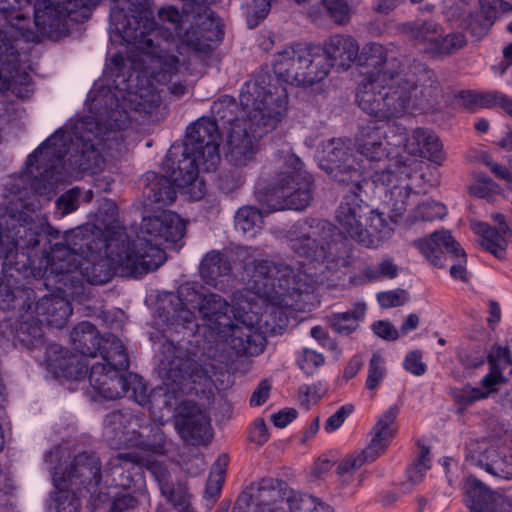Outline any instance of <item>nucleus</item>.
I'll return each instance as SVG.
<instances>
[{
    "label": "nucleus",
    "mask_w": 512,
    "mask_h": 512,
    "mask_svg": "<svg viewBox=\"0 0 512 512\" xmlns=\"http://www.w3.org/2000/svg\"><path fill=\"white\" fill-rule=\"evenodd\" d=\"M323 4L329 15L338 24H345L349 21L352 11L345 0H324Z\"/></svg>",
    "instance_id": "obj_50"
},
{
    "label": "nucleus",
    "mask_w": 512,
    "mask_h": 512,
    "mask_svg": "<svg viewBox=\"0 0 512 512\" xmlns=\"http://www.w3.org/2000/svg\"><path fill=\"white\" fill-rule=\"evenodd\" d=\"M512 501L482 481V512H511Z\"/></svg>",
    "instance_id": "obj_39"
},
{
    "label": "nucleus",
    "mask_w": 512,
    "mask_h": 512,
    "mask_svg": "<svg viewBox=\"0 0 512 512\" xmlns=\"http://www.w3.org/2000/svg\"><path fill=\"white\" fill-rule=\"evenodd\" d=\"M356 63L366 69L357 82L356 101L361 110L380 120L399 118L418 102L415 75L397 70L393 46L369 42L358 52Z\"/></svg>",
    "instance_id": "obj_9"
},
{
    "label": "nucleus",
    "mask_w": 512,
    "mask_h": 512,
    "mask_svg": "<svg viewBox=\"0 0 512 512\" xmlns=\"http://www.w3.org/2000/svg\"><path fill=\"white\" fill-rule=\"evenodd\" d=\"M52 481L55 491L51 493L47 502L48 512H79L81 506L79 493L72 492L57 473H52Z\"/></svg>",
    "instance_id": "obj_30"
},
{
    "label": "nucleus",
    "mask_w": 512,
    "mask_h": 512,
    "mask_svg": "<svg viewBox=\"0 0 512 512\" xmlns=\"http://www.w3.org/2000/svg\"><path fill=\"white\" fill-rule=\"evenodd\" d=\"M467 44L465 35L461 32H454L445 36H437L433 40L426 53L433 57H445L455 54Z\"/></svg>",
    "instance_id": "obj_37"
},
{
    "label": "nucleus",
    "mask_w": 512,
    "mask_h": 512,
    "mask_svg": "<svg viewBox=\"0 0 512 512\" xmlns=\"http://www.w3.org/2000/svg\"><path fill=\"white\" fill-rule=\"evenodd\" d=\"M231 264L228 257L220 251L207 253L200 264L199 273L204 282L214 288H220V278L228 276Z\"/></svg>",
    "instance_id": "obj_31"
},
{
    "label": "nucleus",
    "mask_w": 512,
    "mask_h": 512,
    "mask_svg": "<svg viewBox=\"0 0 512 512\" xmlns=\"http://www.w3.org/2000/svg\"><path fill=\"white\" fill-rule=\"evenodd\" d=\"M430 461L429 448L422 446L420 448L417 461L407 470L408 477L413 483H417L422 480L423 476L430 468Z\"/></svg>",
    "instance_id": "obj_48"
},
{
    "label": "nucleus",
    "mask_w": 512,
    "mask_h": 512,
    "mask_svg": "<svg viewBox=\"0 0 512 512\" xmlns=\"http://www.w3.org/2000/svg\"><path fill=\"white\" fill-rule=\"evenodd\" d=\"M175 429L188 445H206L212 439L209 417L196 404L185 402L175 416Z\"/></svg>",
    "instance_id": "obj_23"
},
{
    "label": "nucleus",
    "mask_w": 512,
    "mask_h": 512,
    "mask_svg": "<svg viewBox=\"0 0 512 512\" xmlns=\"http://www.w3.org/2000/svg\"><path fill=\"white\" fill-rule=\"evenodd\" d=\"M482 163L489 168L495 177L505 180L508 183H512V173L507 167L484 156H482Z\"/></svg>",
    "instance_id": "obj_62"
},
{
    "label": "nucleus",
    "mask_w": 512,
    "mask_h": 512,
    "mask_svg": "<svg viewBox=\"0 0 512 512\" xmlns=\"http://www.w3.org/2000/svg\"><path fill=\"white\" fill-rule=\"evenodd\" d=\"M281 171L276 177L275 186L258 200L271 211L298 210L307 208L312 199V177L303 169V163L293 153L285 154L281 159Z\"/></svg>",
    "instance_id": "obj_14"
},
{
    "label": "nucleus",
    "mask_w": 512,
    "mask_h": 512,
    "mask_svg": "<svg viewBox=\"0 0 512 512\" xmlns=\"http://www.w3.org/2000/svg\"><path fill=\"white\" fill-rule=\"evenodd\" d=\"M52 470V473H57L67 483L72 492H78L79 495L84 491L95 493L102 485L101 461L94 452L78 453L64 470L60 463L52 467Z\"/></svg>",
    "instance_id": "obj_19"
},
{
    "label": "nucleus",
    "mask_w": 512,
    "mask_h": 512,
    "mask_svg": "<svg viewBox=\"0 0 512 512\" xmlns=\"http://www.w3.org/2000/svg\"><path fill=\"white\" fill-rule=\"evenodd\" d=\"M35 313L36 317L31 322L29 321V316L22 315V318L25 320L21 323L20 327L16 331V336L18 335V331L26 325L32 326L38 324L42 329V325L46 324L50 327L62 328L72 314V307L70 301L66 299L62 293L56 291V293H52L49 295L43 296L34 306L31 304L27 305L26 314ZM16 341L21 343L16 337Z\"/></svg>",
    "instance_id": "obj_22"
},
{
    "label": "nucleus",
    "mask_w": 512,
    "mask_h": 512,
    "mask_svg": "<svg viewBox=\"0 0 512 512\" xmlns=\"http://www.w3.org/2000/svg\"><path fill=\"white\" fill-rule=\"evenodd\" d=\"M261 489L263 501L255 512H333L332 508L317 498L292 489L279 487L268 492Z\"/></svg>",
    "instance_id": "obj_20"
},
{
    "label": "nucleus",
    "mask_w": 512,
    "mask_h": 512,
    "mask_svg": "<svg viewBox=\"0 0 512 512\" xmlns=\"http://www.w3.org/2000/svg\"><path fill=\"white\" fill-rule=\"evenodd\" d=\"M316 270L304 260L297 267L267 260L247 264L244 273L251 294L245 305L237 302L235 316L242 325L233 330L231 348L246 356L260 354L266 344L265 335L284 330L288 311L298 307L303 293L314 289Z\"/></svg>",
    "instance_id": "obj_3"
},
{
    "label": "nucleus",
    "mask_w": 512,
    "mask_h": 512,
    "mask_svg": "<svg viewBox=\"0 0 512 512\" xmlns=\"http://www.w3.org/2000/svg\"><path fill=\"white\" fill-rule=\"evenodd\" d=\"M102 0H41L35 4L34 24L37 31L18 27L28 41L39 42L40 37L58 40L67 36L71 28L87 20L92 9ZM110 25L126 43L140 48L152 44L147 34L154 27L153 13L146 0H111Z\"/></svg>",
    "instance_id": "obj_7"
},
{
    "label": "nucleus",
    "mask_w": 512,
    "mask_h": 512,
    "mask_svg": "<svg viewBox=\"0 0 512 512\" xmlns=\"http://www.w3.org/2000/svg\"><path fill=\"white\" fill-rule=\"evenodd\" d=\"M458 356L465 368H477L480 364L477 342H463L459 346Z\"/></svg>",
    "instance_id": "obj_52"
},
{
    "label": "nucleus",
    "mask_w": 512,
    "mask_h": 512,
    "mask_svg": "<svg viewBox=\"0 0 512 512\" xmlns=\"http://www.w3.org/2000/svg\"><path fill=\"white\" fill-rule=\"evenodd\" d=\"M143 501H146L149 504L150 498L148 497V500L147 498H143L139 495L136 489H134L133 494L126 493L115 496L109 512H124L126 510L135 508Z\"/></svg>",
    "instance_id": "obj_49"
},
{
    "label": "nucleus",
    "mask_w": 512,
    "mask_h": 512,
    "mask_svg": "<svg viewBox=\"0 0 512 512\" xmlns=\"http://www.w3.org/2000/svg\"><path fill=\"white\" fill-rule=\"evenodd\" d=\"M506 383L507 378L503 372L489 369V372L482 378V399L488 398Z\"/></svg>",
    "instance_id": "obj_51"
},
{
    "label": "nucleus",
    "mask_w": 512,
    "mask_h": 512,
    "mask_svg": "<svg viewBox=\"0 0 512 512\" xmlns=\"http://www.w3.org/2000/svg\"><path fill=\"white\" fill-rule=\"evenodd\" d=\"M367 306L363 301L353 303L344 312H333L327 317L328 324L338 334L348 336L358 330L365 319Z\"/></svg>",
    "instance_id": "obj_28"
},
{
    "label": "nucleus",
    "mask_w": 512,
    "mask_h": 512,
    "mask_svg": "<svg viewBox=\"0 0 512 512\" xmlns=\"http://www.w3.org/2000/svg\"><path fill=\"white\" fill-rule=\"evenodd\" d=\"M18 52L0 28V92L11 90L20 98L31 92V76L18 68Z\"/></svg>",
    "instance_id": "obj_21"
},
{
    "label": "nucleus",
    "mask_w": 512,
    "mask_h": 512,
    "mask_svg": "<svg viewBox=\"0 0 512 512\" xmlns=\"http://www.w3.org/2000/svg\"><path fill=\"white\" fill-rule=\"evenodd\" d=\"M422 358L423 355L420 350L408 352L403 361L405 370L415 376L423 375L427 370V365L423 362Z\"/></svg>",
    "instance_id": "obj_55"
},
{
    "label": "nucleus",
    "mask_w": 512,
    "mask_h": 512,
    "mask_svg": "<svg viewBox=\"0 0 512 512\" xmlns=\"http://www.w3.org/2000/svg\"><path fill=\"white\" fill-rule=\"evenodd\" d=\"M321 47L327 59L332 62V67L337 64L342 69L347 70L358 59L359 43L350 35H332Z\"/></svg>",
    "instance_id": "obj_27"
},
{
    "label": "nucleus",
    "mask_w": 512,
    "mask_h": 512,
    "mask_svg": "<svg viewBox=\"0 0 512 512\" xmlns=\"http://www.w3.org/2000/svg\"><path fill=\"white\" fill-rule=\"evenodd\" d=\"M17 338L55 377L80 380L87 374L88 364L79 355L70 353L59 344L45 343L43 331L38 324L26 325L25 329L22 327Z\"/></svg>",
    "instance_id": "obj_15"
},
{
    "label": "nucleus",
    "mask_w": 512,
    "mask_h": 512,
    "mask_svg": "<svg viewBox=\"0 0 512 512\" xmlns=\"http://www.w3.org/2000/svg\"><path fill=\"white\" fill-rule=\"evenodd\" d=\"M189 342L175 344L166 340L162 345L160 369L163 373L166 390L162 387L148 393L142 377L134 373H123L129 367V358L122 341L118 337L106 339L103 350L104 363L92 365L89 382L94 391L107 400H115L130 393L136 403L155 413L156 409L173 405L174 394L183 390L186 380L196 383L204 376V371L195 361L196 353L189 349Z\"/></svg>",
    "instance_id": "obj_4"
},
{
    "label": "nucleus",
    "mask_w": 512,
    "mask_h": 512,
    "mask_svg": "<svg viewBox=\"0 0 512 512\" xmlns=\"http://www.w3.org/2000/svg\"><path fill=\"white\" fill-rule=\"evenodd\" d=\"M421 254L434 266L443 268L448 261H456L450 267V275L456 280L466 281L465 253L449 231H439L429 238L414 242Z\"/></svg>",
    "instance_id": "obj_18"
},
{
    "label": "nucleus",
    "mask_w": 512,
    "mask_h": 512,
    "mask_svg": "<svg viewBox=\"0 0 512 512\" xmlns=\"http://www.w3.org/2000/svg\"><path fill=\"white\" fill-rule=\"evenodd\" d=\"M357 147L368 161L387 162L384 169L371 175L376 186L400 185L397 178L409 179L412 172L422 168V159L441 165L444 161L438 136L426 128H415L406 133L400 124L378 125L375 122L360 127Z\"/></svg>",
    "instance_id": "obj_8"
},
{
    "label": "nucleus",
    "mask_w": 512,
    "mask_h": 512,
    "mask_svg": "<svg viewBox=\"0 0 512 512\" xmlns=\"http://www.w3.org/2000/svg\"><path fill=\"white\" fill-rule=\"evenodd\" d=\"M398 276V266L390 257L381 259L378 263L365 266L359 275L354 277L355 283L379 282L394 279Z\"/></svg>",
    "instance_id": "obj_35"
},
{
    "label": "nucleus",
    "mask_w": 512,
    "mask_h": 512,
    "mask_svg": "<svg viewBox=\"0 0 512 512\" xmlns=\"http://www.w3.org/2000/svg\"><path fill=\"white\" fill-rule=\"evenodd\" d=\"M180 175L185 176V171L180 172L179 162L177 168L173 169L167 177L153 175V179L150 180L145 191L147 198L155 203L170 205L176 199L175 187H186L188 188V194L193 200H200L205 194L204 181L197 177L195 180L181 185L175 180V178Z\"/></svg>",
    "instance_id": "obj_24"
},
{
    "label": "nucleus",
    "mask_w": 512,
    "mask_h": 512,
    "mask_svg": "<svg viewBox=\"0 0 512 512\" xmlns=\"http://www.w3.org/2000/svg\"><path fill=\"white\" fill-rule=\"evenodd\" d=\"M385 376V360L380 354L374 353L369 362L366 388L371 391L377 390Z\"/></svg>",
    "instance_id": "obj_44"
},
{
    "label": "nucleus",
    "mask_w": 512,
    "mask_h": 512,
    "mask_svg": "<svg viewBox=\"0 0 512 512\" xmlns=\"http://www.w3.org/2000/svg\"><path fill=\"white\" fill-rule=\"evenodd\" d=\"M138 420L129 413L113 411L105 416V435L112 445L131 449L117 453L108 460L103 471L102 485L106 488L132 489L143 498L148 493L143 478V467L147 469L152 454L162 453L161 444H151L136 431Z\"/></svg>",
    "instance_id": "obj_11"
},
{
    "label": "nucleus",
    "mask_w": 512,
    "mask_h": 512,
    "mask_svg": "<svg viewBox=\"0 0 512 512\" xmlns=\"http://www.w3.org/2000/svg\"><path fill=\"white\" fill-rule=\"evenodd\" d=\"M462 491L469 512H480V481L475 476H467Z\"/></svg>",
    "instance_id": "obj_45"
},
{
    "label": "nucleus",
    "mask_w": 512,
    "mask_h": 512,
    "mask_svg": "<svg viewBox=\"0 0 512 512\" xmlns=\"http://www.w3.org/2000/svg\"><path fill=\"white\" fill-rule=\"evenodd\" d=\"M502 320V309L499 302L490 299L487 301L485 309V321L488 328L494 331Z\"/></svg>",
    "instance_id": "obj_58"
},
{
    "label": "nucleus",
    "mask_w": 512,
    "mask_h": 512,
    "mask_svg": "<svg viewBox=\"0 0 512 512\" xmlns=\"http://www.w3.org/2000/svg\"><path fill=\"white\" fill-rule=\"evenodd\" d=\"M272 68L278 80L299 87L324 80L332 69L321 45L298 43L274 54Z\"/></svg>",
    "instance_id": "obj_12"
},
{
    "label": "nucleus",
    "mask_w": 512,
    "mask_h": 512,
    "mask_svg": "<svg viewBox=\"0 0 512 512\" xmlns=\"http://www.w3.org/2000/svg\"><path fill=\"white\" fill-rule=\"evenodd\" d=\"M249 439L258 445H262L269 439L267 426L263 419H256L249 432Z\"/></svg>",
    "instance_id": "obj_60"
},
{
    "label": "nucleus",
    "mask_w": 512,
    "mask_h": 512,
    "mask_svg": "<svg viewBox=\"0 0 512 512\" xmlns=\"http://www.w3.org/2000/svg\"><path fill=\"white\" fill-rule=\"evenodd\" d=\"M400 185L386 188L383 205L389 215L373 209L360 196L362 188L350 186L335 211L339 234L345 239L332 240L335 227L328 221L311 219L298 222L288 232L290 248L309 265L329 271L347 267L352 258L351 239L366 248H378L394 233L395 225L407 212L408 205L418 195L412 192L406 179L397 178Z\"/></svg>",
    "instance_id": "obj_2"
},
{
    "label": "nucleus",
    "mask_w": 512,
    "mask_h": 512,
    "mask_svg": "<svg viewBox=\"0 0 512 512\" xmlns=\"http://www.w3.org/2000/svg\"><path fill=\"white\" fill-rule=\"evenodd\" d=\"M487 363L489 369L503 372L509 364H512V340L509 346L494 344L487 352Z\"/></svg>",
    "instance_id": "obj_43"
},
{
    "label": "nucleus",
    "mask_w": 512,
    "mask_h": 512,
    "mask_svg": "<svg viewBox=\"0 0 512 512\" xmlns=\"http://www.w3.org/2000/svg\"><path fill=\"white\" fill-rule=\"evenodd\" d=\"M13 207L0 208V258L3 270L24 279L42 280L45 288L69 298L79 296L83 282L107 283L113 275L138 277L158 269L166 254L161 246L185 235L181 217L161 210L144 217L140 233L131 239L118 221V208L107 202L99 210L96 225H85L62 236L46 222H35L29 212L37 206L15 193Z\"/></svg>",
    "instance_id": "obj_1"
},
{
    "label": "nucleus",
    "mask_w": 512,
    "mask_h": 512,
    "mask_svg": "<svg viewBox=\"0 0 512 512\" xmlns=\"http://www.w3.org/2000/svg\"><path fill=\"white\" fill-rule=\"evenodd\" d=\"M353 412L352 405H343L339 407L334 414H332L326 420L324 424V429L327 433H332L338 430L345 420L351 415Z\"/></svg>",
    "instance_id": "obj_57"
},
{
    "label": "nucleus",
    "mask_w": 512,
    "mask_h": 512,
    "mask_svg": "<svg viewBox=\"0 0 512 512\" xmlns=\"http://www.w3.org/2000/svg\"><path fill=\"white\" fill-rule=\"evenodd\" d=\"M358 131L355 137V150L353 153L346 141L338 138L329 140L323 147L319 156V166L335 181L354 186L360 190L366 182L364 173L374 168L380 162H370L361 155L357 147Z\"/></svg>",
    "instance_id": "obj_16"
},
{
    "label": "nucleus",
    "mask_w": 512,
    "mask_h": 512,
    "mask_svg": "<svg viewBox=\"0 0 512 512\" xmlns=\"http://www.w3.org/2000/svg\"><path fill=\"white\" fill-rule=\"evenodd\" d=\"M70 336L74 348L81 354L79 358L82 359L84 363H86V358H95L98 353H100L103 358L106 339L116 337L113 334H107L100 337L95 326L87 321H83L76 325Z\"/></svg>",
    "instance_id": "obj_26"
},
{
    "label": "nucleus",
    "mask_w": 512,
    "mask_h": 512,
    "mask_svg": "<svg viewBox=\"0 0 512 512\" xmlns=\"http://www.w3.org/2000/svg\"><path fill=\"white\" fill-rule=\"evenodd\" d=\"M498 10L509 12L512 6L503 0H482V30L494 23Z\"/></svg>",
    "instance_id": "obj_46"
},
{
    "label": "nucleus",
    "mask_w": 512,
    "mask_h": 512,
    "mask_svg": "<svg viewBox=\"0 0 512 512\" xmlns=\"http://www.w3.org/2000/svg\"><path fill=\"white\" fill-rule=\"evenodd\" d=\"M239 100L242 118L228 119L236 108L230 98L214 102L211 109L229 124L224 142L226 159L235 167H246L256 159L259 138L274 130L285 118L288 92L282 84H273L269 74L260 72L245 82Z\"/></svg>",
    "instance_id": "obj_5"
},
{
    "label": "nucleus",
    "mask_w": 512,
    "mask_h": 512,
    "mask_svg": "<svg viewBox=\"0 0 512 512\" xmlns=\"http://www.w3.org/2000/svg\"><path fill=\"white\" fill-rule=\"evenodd\" d=\"M219 127L217 121L201 117L187 128L183 158L179 160L180 172L175 180L181 185L195 180L199 172L215 171L220 163Z\"/></svg>",
    "instance_id": "obj_13"
},
{
    "label": "nucleus",
    "mask_w": 512,
    "mask_h": 512,
    "mask_svg": "<svg viewBox=\"0 0 512 512\" xmlns=\"http://www.w3.org/2000/svg\"><path fill=\"white\" fill-rule=\"evenodd\" d=\"M402 32L411 39L421 43L424 50L428 48L437 36L443 33L442 26L435 21H415L404 23L401 26Z\"/></svg>",
    "instance_id": "obj_34"
},
{
    "label": "nucleus",
    "mask_w": 512,
    "mask_h": 512,
    "mask_svg": "<svg viewBox=\"0 0 512 512\" xmlns=\"http://www.w3.org/2000/svg\"><path fill=\"white\" fill-rule=\"evenodd\" d=\"M244 279L247 281L245 275ZM202 289L201 285L190 282L179 287L176 303H173L172 309L167 310L163 315L168 331L176 333L185 331L188 336H192L200 330L201 326H205L212 333L224 337L231 347L233 330L238 325H242L235 316L237 302L245 305L251 291L247 290V286L243 291H237L230 305L221 295L212 292L204 294Z\"/></svg>",
    "instance_id": "obj_10"
},
{
    "label": "nucleus",
    "mask_w": 512,
    "mask_h": 512,
    "mask_svg": "<svg viewBox=\"0 0 512 512\" xmlns=\"http://www.w3.org/2000/svg\"><path fill=\"white\" fill-rule=\"evenodd\" d=\"M324 356L315 350L304 348L297 355V363L306 374H313L324 364Z\"/></svg>",
    "instance_id": "obj_47"
},
{
    "label": "nucleus",
    "mask_w": 512,
    "mask_h": 512,
    "mask_svg": "<svg viewBox=\"0 0 512 512\" xmlns=\"http://www.w3.org/2000/svg\"><path fill=\"white\" fill-rule=\"evenodd\" d=\"M447 214L446 206L434 200H426L418 203L415 208L411 209L407 214L406 221L409 224H414L418 221L431 222L438 219H443Z\"/></svg>",
    "instance_id": "obj_38"
},
{
    "label": "nucleus",
    "mask_w": 512,
    "mask_h": 512,
    "mask_svg": "<svg viewBox=\"0 0 512 512\" xmlns=\"http://www.w3.org/2000/svg\"><path fill=\"white\" fill-rule=\"evenodd\" d=\"M182 1L185 2L186 6L184 13L186 15L194 14V25L189 30L182 34L183 13L173 6H165L158 11L160 27L154 22V29L147 34V38L152 41L151 46L140 48L134 43H130L142 55L150 58L152 67L156 70L153 75L155 81L167 85L170 93L177 97L184 95L186 92V86L182 82L173 80L186 70L185 60H180L167 47L155 46L151 36L166 33V35H163L165 40L176 42L178 50L181 49V46H185L191 51L208 53L221 41L223 35L220 20L207 7L215 0ZM153 21L155 20L153 19Z\"/></svg>",
    "instance_id": "obj_6"
},
{
    "label": "nucleus",
    "mask_w": 512,
    "mask_h": 512,
    "mask_svg": "<svg viewBox=\"0 0 512 512\" xmlns=\"http://www.w3.org/2000/svg\"><path fill=\"white\" fill-rule=\"evenodd\" d=\"M296 416L297 411L293 408H288L272 414L271 421L276 427L284 428L290 424Z\"/></svg>",
    "instance_id": "obj_63"
},
{
    "label": "nucleus",
    "mask_w": 512,
    "mask_h": 512,
    "mask_svg": "<svg viewBox=\"0 0 512 512\" xmlns=\"http://www.w3.org/2000/svg\"><path fill=\"white\" fill-rule=\"evenodd\" d=\"M494 220L498 223L495 229L482 223V249H485L498 259H503L505 258L507 247L504 234L508 231V225L499 213L494 215Z\"/></svg>",
    "instance_id": "obj_32"
},
{
    "label": "nucleus",
    "mask_w": 512,
    "mask_h": 512,
    "mask_svg": "<svg viewBox=\"0 0 512 512\" xmlns=\"http://www.w3.org/2000/svg\"><path fill=\"white\" fill-rule=\"evenodd\" d=\"M155 455L156 454L151 453L150 463L148 464L147 469L151 472L152 476L157 481L161 494L170 503H172L174 507H176L177 502H180L182 498H187L189 494L184 488H174L172 482L170 481L169 472L167 471L166 467L156 461Z\"/></svg>",
    "instance_id": "obj_33"
},
{
    "label": "nucleus",
    "mask_w": 512,
    "mask_h": 512,
    "mask_svg": "<svg viewBox=\"0 0 512 512\" xmlns=\"http://www.w3.org/2000/svg\"><path fill=\"white\" fill-rule=\"evenodd\" d=\"M80 189L72 188L61 195L56 201V207L59 211V217L75 211L79 205Z\"/></svg>",
    "instance_id": "obj_53"
},
{
    "label": "nucleus",
    "mask_w": 512,
    "mask_h": 512,
    "mask_svg": "<svg viewBox=\"0 0 512 512\" xmlns=\"http://www.w3.org/2000/svg\"><path fill=\"white\" fill-rule=\"evenodd\" d=\"M377 458L367 449L354 451L341 459L337 465V473L339 475L350 474L353 471L361 468L364 464L373 462Z\"/></svg>",
    "instance_id": "obj_42"
},
{
    "label": "nucleus",
    "mask_w": 512,
    "mask_h": 512,
    "mask_svg": "<svg viewBox=\"0 0 512 512\" xmlns=\"http://www.w3.org/2000/svg\"><path fill=\"white\" fill-rule=\"evenodd\" d=\"M486 473L496 480L512 479V451L506 447L491 446L485 450Z\"/></svg>",
    "instance_id": "obj_29"
},
{
    "label": "nucleus",
    "mask_w": 512,
    "mask_h": 512,
    "mask_svg": "<svg viewBox=\"0 0 512 512\" xmlns=\"http://www.w3.org/2000/svg\"><path fill=\"white\" fill-rule=\"evenodd\" d=\"M70 139L63 131L57 130L44 141L28 158L27 169L33 173L32 167L44 162H51L49 168L35 177L31 183V189L40 197L50 200L58 183L62 182L66 174L62 169V160L67 153V142Z\"/></svg>",
    "instance_id": "obj_17"
},
{
    "label": "nucleus",
    "mask_w": 512,
    "mask_h": 512,
    "mask_svg": "<svg viewBox=\"0 0 512 512\" xmlns=\"http://www.w3.org/2000/svg\"><path fill=\"white\" fill-rule=\"evenodd\" d=\"M400 408L397 404L389 406L377 418L375 425L370 431V441L365 447L376 458L382 455L397 432L396 419Z\"/></svg>",
    "instance_id": "obj_25"
},
{
    "label": "nucleus",
    "mask_w": 512,
    "mask_h": 512,
    "mask_svg": "<svg viewBox=\"0 0 512 512\" xmlns=\"http://www.w3.org/2000/svg\"><path fill=\"white\" fill-rule=\"evenodd\" d=\"M228 465V457L222 454L213 464L205 489V497L215 499L221 491L222 484L225 479L226 469Z\"/></svg>",
    "instance_id": "obj_40"
},
{
    "label": "nucleus",
    "mask_w": 512,
    "mask_h": 512,
    "mask_svg": "<svg viewBox=\"0 0 512 512\" xmlns=\"http://www.w3.org/2000/svg\"><path fill=\"white\" fill-rule=\"evenodd\" d=\"M373 332L385 340H396L399 336L398 330L389 321H377L372 325Z\"/></svg>",
    "instance_id": "obj_61"
},
{
    "label": "nucleus",
    "mask_w": 512,
    "mask_h": 512,
    "mask_svg": "<svg viewBox=\"0 0 512 512\" xmlns=\"http://www.w3.org/2000/svg\"><path fill=\"white\" fill-rule=\"evenodd\" d=\"M235 229L247 238H254L263 226V214L254 206L238 209L234 218Z\"/></svg>",
    "instance_id": "obj_36"
},
{
    "label": "nucleus",
    "mask_w": 512,
    "mask_h": 512,
    "mask_svg": "<svg viewBox=\"0 0 512 512\" xmlns=\"http://www.w3.org/2000/svg\"><path fill=\"white\" fill-rule=\"evenodd\" d=\"M31 293L32 290L29 289L17 290L15 292L0 278V309L9 310L17 307L24 309L23 298L25 296L27 299H30Z\"/></svg>",
    "instance_id": "obj_41"
},
{
    "label": "nucleus",
    "mask_w": 512,
    "mask_h": 512,
    "mask_svg": "<svg viewBox=\"0 0 512 512\" xmlns=\"http://www.w3.org/2000/svg\"><path fill=\"white\" fill-rule=\"evenodd\" d=\"M377 300L382 308L399 307L407 301V293L402 289L384 291L377 294Z\"/></svg>",
    "instance_id": "obj_54"
},
{
    "label": "nucleus",
    "mask_w": 512,
    "mask_h": 512,
    "mask_svg": "<svg viewBox=\"0 0 512 512\" xmlns=\"http://www.w3.org/2000/svg\"><path fill=\"white\" fill-rule=\"evenodd\" d=\"M465 462L472 466H480V443L477 439L471 440L466 446Z\"/></svg>",
    "instance_id": "obj_64"
},
{
    "label": "nucleus",
    "mask_w": 512,
    "mask_h": 512,
    "mask_svg": "<svg viewBox=\"0 0 512 512\" xmlns=\"http://www.w3.org/2000/svg\"><path fill=\"white\" fill-rule=\"evenodd\" d=\"M270 391L271 383L266 379L260 381L250 397V405L253 407L263 405L267 401Z\"/></svg>",
    "instance_id": "obj_59"
},
{
    "label": "nucleus",
    "mask_w": 512,
    "mask_h": 512,
    "mask_svg": "<svg viewBox=\"0 0 512 512\" xmlns=\"http://www.w3.org/2000/svg\"><path fill=\"white\" fill-rule=\"evenodd\" d=\"M273 0H254L251 11L248 14V26L253 28L259 24L260 21L266 18L271 9V2Z\"/></svg>",
    "instance_id": "obj_56"
}]
</instances>
